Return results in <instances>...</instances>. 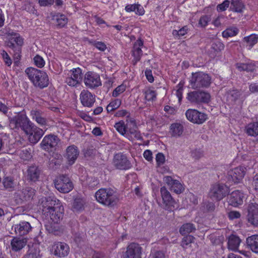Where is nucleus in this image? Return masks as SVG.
I'll use <instances>...</instances> for the list:
<instances>
[{
  "label": "nucleus",
  "mask_w": 258,
  "mask_h": 258,
  "mask_svg": "<svg viewBox=\"0 0 258 258\" xmlns=\"http://www.w3.org/2000/svg\"><path fill=\"white\" fill-rule=\"evenodd\" d=\"M33 119L40 125H44L46 123V119L39 115L38 112H36L33 116Z\"/></svg>",
  "instance_id": "obj_53"
},
{
  "label": "nucleus",
  "mask_w": 258,
  "mask_h": 258,
  "mask_svg": "<svg viewBox=\"0 0 258 258\" xmlns=\"http://www.w3.org/2000/svg\"><path fill=\"white\" fill-rule=\"evenodd\" d=\"M9 120L10 126L12 129H21L24 132L28 130V127L31 123L26 114L21 112L16 113V115L13 117H10Z\"/></svg>",
  "instance_id": "obj_5"
},
{
  "label": "nucleus",
  "mask_w": 258,
  "mask_h": 258,
  "mask_svg": "<svg viewBox=\"0 0 258 258\" xmlns=\"http://www.w3.org/2000/svg\"><path fill=\"white\" fill-rule=\"evenodd\" d=\"M165 156L163 153H158L156 155V160L158 165L163 164L165 162Z\"/></svg>",
  "instance_id": "obj_58"
},
{
  "label": "nucleus",
  "mask_w": 258,
  "mask_h": 258,
  "mask_svg": "<svg viewBox=\"0 0 258 258\" xmlns=\"http://www.w3.org/2000/svg\"><path fill=\"white\" fill-rule=\"evenodd\" d=\"M114 116L116 117L126 116L127 117H129L130 116V113L127 110L123 109L118 110L116 112Z\"/></svg>",
  "instance_id": "obj_59"
},
{
  "label": "nucleus",
  "mask_w": 258,
  "mask_h": 258,
  "mask_svg": "<svg viewBox=\"0 0 258 258\" xmlns=\"http://www.w3.org/2000/svg\"><path fill=\"white\" fill-rule=\"evenodd\" d=\"M228 216L230 220H234L239 218L241 216V214L238 211H232L228 213Z\"/></svg>",
  "instance_id": "obj_57"
},
{
  "label": "nucleus",
  "mask_w": 258,
  "mask_h": 258,
  "mask_svg": "<svg viewBox=\"0 0 258 258\" xmlns=\"http://www.w3.org/2000/svg\"><path fill=\"white\" fill-rule=\"evenodd\" d=\"M145 98L148 101H153L156 98L157 94L154 90L148 89L145 91Z\"/></svg>",
  "instance_id": "obj_49"
},
{
  "label": "nucleus",
  "mask_w": 258,
  "mask_h": 258,
  "mask_svg": "<svg viewBox=\"0 0 258 258\" xmlns=\"http://www.w3.org/2000/svg\"><path fill=\"white\" fill-rule=\"evenodd\" d=\"M125 90V87L124 85H120L117 87L112 92V96L117 97L119 94L123 92Z\"/></svg>",
  "instance_id": "obj_55"
},
{
  "label": "nucleus",
  "mask_w": 258,
  "mask_h": 258,
  "mask_svg": "<svg viewBox=\"0 0 258 258\" xmlns=\"http://www.w3.org/2000/svg\"><path fill=\"white\" fill-rule=\"evenodd\" d=\"M164 181L169 186L170 189L176 194H179L184 190L182 184L178 180L173 179L171 176L164 177Z\"/></svg>",
  "instance_id": "obj_27"
},
{
  "label": "nucleus",
  "mask_w": 258,
  "mask_h": 258,
  "mask_svg": "<svg viewBox=\"0 0 258 258\" xmlns=\"http://www.w3.org/2000/svg\"><path fill=\"white\" fill-rule=\"evenodd\" d=\"M71 75L66 79V83L69 86L74 87L80 84L83 78L82 70L79 68L74 69L70 72Z\"/></svg>",
  "instance_id": "obj_18"
},
{
  "label": "nucleus",
  "mask_w": 258,
  "mask_h": 258,
  "mask_svg": "<svg viewBox=\"0 0 258 258\" xmlns=\"http://www.w3.org/2000/svg\"><path fill=\"white\" fill-rule=\"evenodd\" d=\"M40 250L35 247L30 248L23 258H40Z\"/></svg>",
  "instance_id": "obj_42"
},
{
  "label": "nucleus",
  "mask_w": 258,
  "mask_h": 258,
  "mask_svg": "<svg viewBox=\"0 0 258 258\" xmlns=\"http://www.w3.org/2000/svg\"><path fill=\"white\" fill-rule=\"evenodd\" d=\"M195 226L190 223H187L183 224L179 229L180 233L182 235H186L196 230Z\"/></svg>",
  "instance_id": "obj_38"
},
{
  "label": "nucleus",
  "mask_w": 258,
  "mask_h": 258,
  "mask_svg": "<svg viewBox=\"0 0 258 258\" xmlns=\"http://www.w3.org/2000/svg\"><path fill=\"white\" fill-rule=\"evenodd\" d=\"M41 173L42 170L39 166L32 165L29 166L27 170V180L34 182L37 181L39 180Z\"/></svg>",
  "instance_id": "obj_26"
},
{
  "label": "nucleus",
  "mask_w": 258,
  "mask_h": 258,
  "mask_svg": "<svg viewBox=\"0 0 258 258\" xmlns=\"http://www.w3.org/2000/svg\"><path fill=\"white\" fill-rule=\"evenodd\" d=\"M1 54L5 64L8 66H10L12 64V61L8 53L5 50H3L2 51Z\"/></svg>",
  "instance_id": "obj_51"
},
{
  "label": "nucleus",
  "mask_w": 258,
  "mask_h": 258,
  "mask_svg": "<svg viewBox=\"0 0 258 258\" xmlns=\"http://www.w3.org/2000/svg\"><path fill=\"white\" fill-rule=\"evenodd\" d=\"M210 239L213 245H219L221 242V238L219 236L212 235L210 237Z\"/></svg>",
  "instance_id": "obj_60"
},
{
  "label": "nucleus",
  "mask_w": 258,
  "mask_h": 258,
  "mask_svg": "<svg viewBox=\"0 0 258 258\" xmlns=\"http://www.w3.org/2000/svg\"><path fill=\"white\" fill-rule=\"evenodd\" d=\"M23 10L31 13H33L35 11L34 7L30 3H27L24 5Z\"/></svg>",
  "instance_id": "obj_62"
},
{
  "label": "nucleus",
  "mask_w": 258,
  "mask_h": 258,
  "mask_svg": "<svg viewBox=\"0 0 258 258\" xmlns=\"http://www.w3.org/2000/svg\"><path fill=\"white\" fill-rule=\"evenodd\" d=\"M52 20L56 21V25L59 27H64L68 23V18L66 16L60 13L53 15Z\"/></svg>",
  "instance_id": "obj_37"
},
{
  "label": "nucleus",
  "mask_w": 258,
  "mask_h": 258,
  "mask_svg": "<svg viewBox=\"0 0 258 258\" xmlns=\"http://www.w3.org/2000/svg\"><path fill=\"white\" fill-rule=\"evenodd\" d=\"M247 247L253 252L258 253V235H253L246 238Z\"/></svg>",
  "instance_id": "obj_32"
},
{
  "label": "nucleus",
  "mask_w": 258,
  "mask_h": 258,
  "mask_svg": "<svg viewBox=\"0 0 258 258\" xmlns=\"http://www.w3.org/2000/svg\"><path fill=\"white\" fill-rule=\"evenodd\" d=\"M12 229H14L15 234L19 236L27 234L32 230L30 224L25 221H20L19 223L14 224Z\"/></svg>",
  "instance_id": "obj_22"
},
{
  "label": "nucleus",
  "mask_w": 258,
  "mask_h": 258,
  "mask_svg": "<svg viewBox=\"0 0 258 258\" xmlns=\"http://www.w3.org/2000/svg\"><path fill=\"white\" fill-rule=\"evenodd\" d=\"M258 40V35L256 34H251L249 36L244 37L243 42L245 43L246 46H248L251 48Z\"/></svg>",
  "instance_id": "obj_40"
},
{
  "label": "nucleus",
  "mask_w": 258,
  "mask_h": 258,
  "mask_svg": "<svg viewBox=\"0 0 258 258\" xmlns=\"http://www.w3.org/2000/svg\"><path fill=\"white\" fill-rule=\"evenodd\" d=\"M247 220L253 226H258V204L250 203L247 207Z\"/></svg>",
  "instance_id": "obj_19"
},
{
  "label": "nucleus",
  "mask_w": 258,
  "mask_h": 258,
  "mask_svg": "<svg viewBox=\"0 0 258 258\" xmlns=\"http://www.w3.org/2000/svg\"><path fill=\"white\" fill-rule=\"evenodd\" d=\"M238 30L236 28H229L226 29L222 33L224 37L227 38L235 36L238 33Z\"/></svg>",
  "instance_id": "obj_48"
},
{
  "label": "nucleus",
  "mask_w": 258,
  "mask_h": 258,
  "mask_svg": "<svg viewBox=\"0 0 258 258\" xmlns=\"http://www.w3.org/2000/svg\"><path fill=\"white\" fill-rule=\"evenodd\" d=\"M84 83L88 88L91 89H95L101 85L100 76L91 72H89L86 74Z\"/></svg>",
  "instance_id": "obj_15"
},
{
  "label": "nucleus",
  "mask_w": 258,
  "mask_h": 258,
  "mask_svg": "<svg viewBox=\"0 0 258 258\" xmlns=\"http://www.w3.org/2000/svg\"><path fill=\"white\" fill-rule=\"evenodd\" d=\"M244 8V6L240 0H231V9L233 11L240 13Z\"/></svg>",
  "instance_id": "obj_43"
},
{
  "label": "nucleus",
  "mask_w": 258,
  "mask_h": 258,
  "mask_svg": "<svg viewBox=\"0 0 258 258\" xmlns=\"http://www.w3.org/2000/svg\"><path fill=\"white\" fill-rule=\"evenodd\" d=\"M143 46V41L141 39H138L134 43L132 50V55L134 58L133 60V64L135 66L139 61L143 54L142 50L141 48Z\"/></svg>",
  "instance_id": "obj_28"
},
{
  "label": "nucleus",
  "mask_w": 258,
  "mask_h": 258,
  "mask_svg": "<svg viewBox=\"0 0 258 258\" xmlns=\"http://www.w3.org/2000/svg\"><path fill=\"white\" fill-rule=\"evenodd\" d=\"M160 193L164 209L169 211H173L175 209L176 202L171 196L170 192L165 186H163L160 188Z\"/></svg>",
  "instance_id": "obj_13"
},
{
  "label": "nucleus",
  "mask_w": 258,
  "mask_h": 258,
  "mask_svg": "<svg viewBox=\"0 0 258 258\" xmlns=\"http://www.w3.org/2000/svg\"><path fill=\"white\" fill-rule=\"evenodd\" d=\"M3 184L4 187L9 191L14 190L16 185L14 180L10 177H6L4 179Z\"/></svg>",
  "instance_id": "obj_46"
},
{
  "label": "nucleus",
  "mask_w": 258,
  "mask_h": 258,
  "mask_svg": "<svg viewBox=\"0 0 258 258\" xmlns=\"http://www.w3.org/2000/svg\"><path fill=\"white\" fill-rule=\"evenodd\" d=\"M94 45L101 51H104L106 48V46L104 43L102 42H96L94 43Z\"/></svg>",
  "instance_id": "obj_63"
},
{
  "label": "nucleus",
  "mask_w": 258,
  "mask_h": 258,
  "mask_svg": "<svg viewBox=\"0 0 258 258\" xmlns=\"http://www.w3.org/2000/svg\"><path fill=\"white\" fill-rule=\"evenodd\" d=\"M28 130L25 131V133L28 135L29 142L33 144H36L44 135V131L36 126L32 122L28 127Z\"/></svg>",
  "instance_id": "obj_12"
},
{
  "label": "nucleus",
  "mask_w": 258,
  "mask_h": 258,
  "mask_svg": "<svg viewBox=\"0 0 258 258\" xmlns=\"http://www.w3.org/2000/svg\"><path fill=\"white\" fill-rule=\"evenodd\" d=\"M95 197L99 203L109 207L115 206L119 200L115 191L110 188L99 189L96 192Z\"/></svg>",
  "instance_id": "obj_2"
},
{
  "label": "nucleus",
  "mask_w": 258,
  "mask_h": 258,
  "mask_svg": "<svg viewBox=\"0 0 258 258\" xmlns=\"http://www.w3.org/2000/svg\"><path fill=\"white\" fill-rule=\"evenodd\" d=\"M82 104L85 107H91L95 102V96L88 90H83L80 95Z\"/></svg>",
  "instance_id": "obj_24"
},
{
  "label": "nucleus",
  "mask_w": 258,
  "mask_h": 258,
  "mask_svg": "<svg viewBox=\"0 0 258 258\" xmlns=\"http://www.w3.org/2000/svg\"><path fill=\"white\" fill-rule=\"evenodd\" d=\"M27 239L23 237H15L11 242L12 249L14 251H19L27 244Z\"/></svg>",
  "instance_id": "obj_30"
},
{
  "label": "nucleus",
  "mask_w": 258,
  "mask_h": 258,
  "mask_svg": "<svg viewBox=\"0 0 258 258\" xmlns=\"http://www.w3.org/2000/svg\"><path fill=\"white\" fill-rule=\"evenodd\" d=\"M79 154V151L75 145L69 146L66 149V157H67L69 164L72 165L77 159Z\"/></svg>",
  "instance_id": "obj_29"
},
{
  "label": "nucleus",
  "mask_w": 258,
  "mask_h": 258,
  "mask_svg": "<svg viewBox=\"0 0 258 258\" xmlns=\"http://www.w3.org/2000/svg\"><path fill=\"white\" fill-rule=\"evenodd\" d=\"M42 211L44 215L53 212V210L58 208L61 205L59 200L55 197H44L40 200Z\"/></svg>",
  "instance_id": "obj_7"
},
{
  "label": "nucleus",
  "mask_w": 258,
  "mask_h": 258,
  "mask_svg": "<svg viewBox=\"0 0 258 258\" xmlns=\"http://www.w3.org/2000/svg\"><path fill=\"white\" fill-rule=\"evenodd\" d=\"M149 258H166V253L163 250L154 248L151 250Z\"/></svg>",
  "instance_id": "obj_44"
},
{
  "label": "nucleus",
  "mask_w": 258,
  "mask_h": 258,
  "mask_svg": "<svg viewBox=\"0 0 258 258\" xmlns=\"http://www.w3.org/2000/svg\"><path fill=\"white\" fill-rule=\"evenodd\" d=\"M85 204V202L83 199L81 198H76L75 199L73 206V209L75 212H81L84 210V206Z\"/></svg>",
  "instance_id": "obj_41"
},
{
  "label": "nucleus",
  "mask_w": 258,
  "mask_h": 258,
  "mask_svg": "<svg viewBox=\"0 0 258 258\" xmlns=\"http://www.w3.org/2000/svg\"><path fill=\"white\" fill-rule=\"evenodd\" d=\"M224 48V44L220 41L217 40L213 42L211 48L209 50V55L211 57H215L216 53L223 50Z\"/></svg>",
  "instance_id": "obj_34"
},
{
  "label": "nucleus",
  "mask_w": 258,
  "mask_h": 258,
  "mask_svg": "<svg viewBox=\"0 0 258 258\" xmlns=\"http://www.w3.org/2000/svg\"><path fill=\"white\" fill-rule=\"evenodd\" d=\"M252 184L254 189L258 191V173L256 174L253 178Z\"/></svg>",
  "instance_id": "obj_64"
},
{
  "label": "nucleus",
  "mask_w": 258,
  "mask_h": 258,
  "mask_svg": "<svg viewBox=\"0 0 258 258\" xmlns=\"http://www.w3.org/2000/svg\"><path fill=\"white\" fill-rule=\"evenodd\" d=\"M183 127L178 123H172L170 127V134L171 136L174 137H180L183 133Z\"/></svg>",
  "instance_id": "obj_36"
},
{
  "label": "nucleus",
  "mask_w": 258,
  "mask_h": 258,
  "mask_svg": "<svg viewBox=\"0 0 258 258\" xmlns=\"http://www.w3.org/2000/svg\"><path fill=\"white\" fill-rule=\"evenodd\" d=\"M53 211V212L47 213L45 215L46 217H49L54 223H57L62 219L63 208L61 205L57 209L56 208L54 209Z\"/></svg>",
  "instance_id": "obj_31"
},
{
  "label": "nucleus",
  "mask_w": 258,
  "mask_h": 258,
  "mask_svg": "<svg viewBox=\"0 0 258 258\" xmlns=\"http://www.w3.org/2000/svg\"><path fill=\"white\" fill-rule=\"evenodd\" d=\"M229 188L223 184H215L213 185L209 192V197L217 201H219L225 197L229 192Z\"/></svg>",
  "instance_id": "obj_8"
},
{
  "label": "nucleus",
  "mask_w": 258,
  "mask_h": 258,
  "mask_svg": "<svg viewBox=\"0 0 258 258\" xmlns=\"http://www.w3.org/2000/svg\"><path fill=\"white\" fill-rule=\"evenodd\" d=\"M210 18L207 15L201 17L199 20V24L202 27H205L207 25L208 22L210 21Z\"/></svg>",
  "instance_id": "obj_56"
},
{
  "label": "nucleus",
  "mask_w": 258,
  "mask_h": 258,
  "mask_svg": "<svg viewBox=\"0 0 258 258\" xmlns=\"http://www.w3.org/2000/svg\"><path fill=\"white\" fill-rule=\"evenodd\" d=\"M204 208L207 212H212L215 210L216 207L214 203L207 202L204 203Z\"/></svg>",
  "instance_id": "obj_52"
},
{
  "label": "nucleus",
  "mask_w": 258,
  "mask_h": 258,
  "mask_svg": "<svg viewBox=\"0 0 258 258\" xmlns=\"http://www.w3.org/2000/svg\"><path fill=\"white\" fill-rule=\"evenodd\" d=\"M190 85L193 89L206 88L210 86L211 78L209 75L202 72L192 73L189 80Z\"/></svg>",
  "instance_id": "obj_4"
},
{
  "label": "nucleus",
  "mask_w": 258,
  "mask_h": 258,
  "mask_svg": "<svg viewBox=\"0 0 258 258\" xmlns=\"http://www.w3.org/2000/svg\"><path fill=\"white\" fill-rule=\"evenodd\" d=\"M243 92L242 90H231L228 92V97L232 101H236L238 99H243L245 98V95L242 96Z\"/></svg>",
  "instance_id": "obj_39"
},
{
  "label": "nucleus",
  "mask_w": 258,
  "mask_h": 258,
  "mask_svg": "<svg viewBox=\"0 0 258 258\" xmlns=\"http://www.w3.org/2000/svg\"><path fill=\"white\" fill-rule=\"evenodd\" d=\"M245 133L249 136H258V121L249 123L245 126Z\"/></svg>",
  "instance_id": "obj_35"
},
{
  "label": "nucleus",
  "mask_w": 258,
  "mask_h": 258,
  "mask_svg": "<svg viewBox=\"0 0 258 258\" xmlns=\"http://www.w3.org/2000/svg\"><path fill=\"white\" fill-rule=\"evenodd\" d=\"M245 174V168L241 166L236 167L228 171V180L231 183H238L243 179Z\"/></svg>",
  "instance_id": "obj_16"
},
{
  "label": "nucleus",
  "mask_w": 258,
  "mask_h": 258,
  "mask_svg": "<svg viewBox=\"0 0 258 258\" xmlns=\"http://www.w3.org/2000/svg\"><path fill=\"white\" fill-rule=\"evenodd\" d=\"M142 247L137 243H131L126 247L123 258H141Z\"/></svg>",
  "instance_id": "obj_17"
},
{
  "label": "nucleus",
  "mask_w": 258,
  "mask_h": 258,
  "mask_svg": "<svg viewBox=\"0 0 258 258\" xmlns=\"http://www.w3.org/2000/svg\"><path fill=\"white\" fill-rule=\"evenodd\" d=\"M121 101L119 99H116L112 101L106 107V110L108 112H110L117 109L121 105Z\"/></svg>",
  "instance_id": "obj_45"
},
{
  "label": "nucleus",
  "mask_w": 258,
  "mask_h": 258,
  "mask_svg": "<svg viewBox=\"0 0 258 258\" xmlns=\"http://www.w3.org/2000/svg\"><path fill=\"white\" fill-rule=\"evenodd\" d=\"M9 38L7 42V45L13 50L14 63H17L21 57L22 46L23 45V39L19 33L16 32L9 33Z\"/></svg>",
  "instance_id": "obj_3"
},
{
  "label": "nucleus",
  "mask_w": 258,
  "mask_h": 258,
  "mask_svg": "<svg viewBox=\"0 0 258 258\" xmlns=\"http://www.w3.org/2000/svg\"><path fill=\"white\" fill-rule=\"evenodd\" d=\"M35 64L38 68H42L45 64V61L43 58L39 55H36L34 57Z\"/></svg>",
  "instance_id": "obj_50"
},
{
  "label": "nucleus",
  "mask_w": 258,
  "mask_h": 258,
  "mask_svg": "<svg viewBox=\"0 0 258 258\" xmlns=\"http://www.w3.org/2000/svg\"><path fill=\"white\" fill-rule=\"evenodd\" d=\"M38 3L41 6L46 7L52 5L54 0H38Z\"/></svg>",
  "instance_id": "obj_61"
},
{
  "label": "nucleus",
  "mask_w": 258,
  "mask_h": 258,
  "mask_svg": "<svg viewBox=\"0 0 258 258\" xmlns=\"http://www.w3.org/2000/svg\"><path fill=\"white\" fill-rule=\"evenodd\" d=\"M241 242L239 237L235 235H231L228 240V248L232 251H237Z\"/></svg>",
  "instance_id": "obj_33"
},
{
  "label": "nucleus",
  "mask_w": 258,
  "mask_h": 258,
  "mask_svg": "<svg viewBox=\"0 0 258 258\" xmlns=\"http://www.w3.org/2000/svg\"><path fill=\"white\" fill-rule=\"evenodd\" d=\"M186 98L191 103L201 104L208 103L210 101L211 95L205 91H193L187 93Z\"/></svg>",
  "instance_id": "obj_6"
},
{
  "label": "nucleus",
  "mask_w": 258,
  "mask_h": 258,
  "mask_svg": "<svg viewBox=\"0 0 258 258\" xmlns=\"http://www.w3.org/2000/svg\"><path fill=\"white\" fill-rule=\"evenodd\" d=\"M195 238L191 235L184 237L181 242V246L184 248L186 249L191 246V244L194 242Z\"/></svg>",
  "instance_id": "obj_47"
},
{
  "label": "nucleus",
  "mask_w": 258,
  "mask_h": 258,
  "mask_svg": "<svg viewBox=\"0 0 258 258\" xmlns=\"http://www.w3.org/2000/svg\"><path fill=\"white\" fill-rule=\"evenodd\" d=\"M25 73L35 87L42 89L48 86V76L45 72L34 68H29L26 69Z\"/></svg>",
  "instance_id": "obj_1"
},
{
  "label": "nucleus",
  "mask_w": 258,
  "mask_h": 258,
  "mask_svg": "<svg viewBox=\"0 0 258 258\" xmlns=\"http://www.w3.org/2000/svg\"><path fill=\"white\" fill-rule=\"evenodd\" d=\"M112 164L116 169L119 170H127L132 166L126 156L122 153H118L114 155Z\"/></svg>",
  "instance_id": "obj_11"
},
{
  "label": "nucleus",
  "mask_w": 258,
  "mask_h": 258,
  "mask_svg": "<svg viewBox=\"0 0 258 258\" xmlns=\"http://www.w3.org/2000/svg\"><path fill=\"white\" fill-rule=\"evenodd\" d=\"M51 251L55 256L59 257H65L69 253L70 247L66 243L56 242L52 245Z\"/></svg>",
  "instance_id": "obj_20"
},
{
  "label": "nucleus",
  "mask_w": 258,
  "mask_h": 258,
  "mask_svg": "<svg viewBox=\"0 0 258 258\" xmlns=\"http://www.w3.org/2000/svg\"><path fill=\"white\" fill-rule=\"evenodd\" d=\"M55 187L60 192L68 193L73 188V184L69 177L65 175L58 176L54 181Z\"/></svg>",
  "instance_id": "obj_9"
},
{
  "label": "nucleus",
  "mask_w": 258,
  "mask_h": 258,
  "mask_svg": "<svg viewBox=\"0 0 258 258\" xmlns=\"http://www.w3.org/2000/svg\"><path fill=\"white\" fill-rule=\"evenodd\" d=\"M229 4L230 1L229 0H225L222 4L217 6V10L219 12L224 11L228 8Z\"/></svg>",
  "instance_id": "obj_54"
},
{
  "label": "nucleus",
  "mask_w": 258,
  "mask_h": 258,
  "mask_svg": "<svg viewBox=\"0 0 258 258\" xmlns=\"http://www.w3.org/2000/svg\"><path fill=\"white\" fill-rule=\"evenodd\" d=\"M185 115L189 121L198 124H202L208 119L207 114L197 109H188L185 112Z\"/></svg>",
  "instance_id": "obj_10"
},
{
  "label": "nucleus",
  "mask_w": 258,
  "mask_h": 258,
  "mask_svg": "<svg viewBox=\"0 0 258 258\" xmlns=\"http://www.w3.org/2000/svg\"><path fill=\"white\" fill-rule=\"evenodd\" d=\"M131 123L133 124L135 128L128 129L127 126L124 124V122L123 121L116 123L114 126L117 132L122 135L125 134L126 132H129L130 134L134 135L136 137L139 138L140 134L136 130L137 126L135 121H132Z\"/></svg>",
  "instance_id": "obj_25"
},
{
  "label": "nucleus",
  "mask_w": 258,
  "mask_h": 258,
  "mask_svg": "<svg viewBox=\"0 0 258 258\" xmlns=\"http://www.w3.org/2000/svg\"><path fill=\"white\" fill-rule=\"evenodd\" d=\"M35 195V190L31 187H27L22 190L16 192L14 194V198L18 203L23 201H28L33 199Z\"/></svg>",
  "instance_id": "obj_14"
},
{
  "label": "nucleus",
  "mask_w": 258,
  "mask_h": 258,
  "mask_svg": "<svg viewBox=\"0 0 258 258\" xmlns=\"http://www.w3.org/2000/svg\"><path fill=\"white\" fill-rule=\"evenodd\" d=\"M59 139L56 136L48 135L45 136L43 139L40 146L45 151H49L52 148H55L58 144Z\"/></svg>",
  "instance_id": "obj_21"
},
{
  "label": "nucleus",
  "mask_w": 258,
  "mask_h": 258,
  "mask_svg": "<svg viewBox=\"0 0 258 258\" xmlns=\"http://www.w3.org/2000/svg\"><path fill=\"white\" fill-rule=\"evenodd\" d=\"M244 197L243 192L234 190L228 197V204L234 207H237L243 204Z\"/></svg>",
  "instance_id": "obj_23"
}]
</instances>
